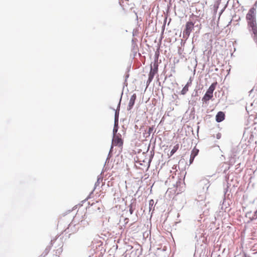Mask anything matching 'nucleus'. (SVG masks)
I'll use <instances>...</instances> for the list:
<instances>
[{"label": "nucleus", "instance_id": "nucleus-1", "mask_svg": "<svg viewBox=\"0 0 257 257\" xmlns=\"http://www.w3.org/2000/svg\"><path fill=\"white\" fill-rule=\"evenodd\" d=\"M247 28L249 32H252L254 39H257V23L256 20V9L252 8L248 11L246 15Z\"/></svg>", "mask_w": 257, "mask_h": 257}, {"label": "nucleus", "instance_id": "nucleus-2", "mask_svg": "<svg viewBox=\"0 0 257 257\" xmlns=\"http://www.w3.org/2000/svg\"><path fill=\"white\" fill-rule=\"evenodd\" d=\"M216 84H217V83L215 82V83H212L210 86V87L207 90L206 93L205 94L203 97L202 98V101H203L205 102H207L213 97V92L215 89Z\"/></svg>", "mask_w": 257, "mask_h": 257}, {"label": "nucleus", "instance_id": "nucleus-3", "mask_svg": "<svg viewBox=\"0 0 257 257\" xmlns=\"http://www.w3.org/2000/svg\"><path fill=\"white\" fill-rule=\"evenodd\" d=\"M158 65L157 64H154L153 68L151 67L150 72L149 74V78L147 80L148 85L151 83L155 75L158 72Z\"/></svg>", "mask_w": 257, "mask_h": 257}, {"label": "nucleus", "instance_id": "nucleus-4", "mask_svg": "<svg viewBox=\"0 0 257 257\" xmlns=\"http://www.w3.org/2000/svg\"><path fill=\"white\" fill-rule=\"evenodd\" d=\"M123 141L120 134H118L117 135L113 136L112 139V144L113 145L121 148L123 146Z\"/></svg>", "mask_w": 257, "mask_h": 257}, {"label": "nucleus", "instance_id": "nucleus-5", "mask_svg": "<svg viewBox=\"0 0 257 257\" xmlns=\"http://www.w3.org/2000/svg\"><path fill=\"white\" fill-rule=\"evenodd\" d=\"M193 28L194 23L192 22H188L186 24V29L183 32L184 35L188 37Z\"/></svg>", "mask_w": 257, "mask_h": 257}, {"label": "nucleus", "instance_id": "nucleus-6", "mask_svg": "<svg viewBox=\"0 0 257 257\" xmlns=\"http://www.w3.org/2000/svg\"><path fill=\"white\" fill-rule=\"evenodd\" d=\"M136 98H137V96H136V94H134L131 97L130 101H129L128 105V110H131L133 106H134V105L135 104Z\"/></svg>", "mask_w": 257, "mask_h": 257}, {"label": "nucleus", "instance_id": "nucleus-7", "mask_svg": "<svg viewBox=\"0 0 257 257\" xmlns=\"http://www.w3.org/2000/svg\"><path fill=\"white\" fill-rule=\"evenodd\" d=\"M225 118V114L222 111H219L216 115V121L220 122L223 121Z\"/></svg>", "mask_w": 257, "mask_h": 257}, {"label": "nucleus", "instance_id": "nucleus-8", "mask_svg": "<svg viewBox=\"0 0 257 257\" xmlns=\"http://www.w3.org/2000/svg\"><path fill=\"white\" fill-rule=\"evenodd\" d=\"M189 83H187L186 85L183 88L182 90H181L182 94L184 95L189 90Z\"/></svg>", "mask_w": 257, "mask_h": 257}, {"label": "nucleus", "instance_id": "nucleus-9", "mask_svg": "<svg viewBox=\"0 0 257 257\" xmlns=\"http://www.w3.org/2000/svg\"><path fill=\"white\" fill-rule=\"evenodd\" d=\"M179 147V145L178 144L176 145L171 150L170 152V156H172L178 150Z\"/></svg>", "mask_w": 257, "mask_h": 257}, {"label": "nucleus", "instance_id": "nucleus-10", "mask_svg": "<svg viewBox=\"0 0 257 257\" xmlns=\"http://www.w3.org/2000/svg\"><path fill=\"white\" fill-rule=\"evenodd\" d=\"M198 152L199 150L198 149H193L191 154V158H195L198 155Z\"/></svg>", "mask_w": 257, "mask_h": 257}, {"label": "nucleus", "instance_id": "nucleus-11", "mask_svg": "<svg viewBox=\"0 0 257 257\" xmlns=\"http://www.w3.org/2000/svg\"><path fill=\"white\" fill-rule=\"evenodd\" d=\"M117 124L118 123H116V124H114V127L113 129V136L117 135L116 134V133L117 132Z\"/></svg>", "mask_w": 257, "mask_h": 257}, {"label": "nucleus", "instance_id": "nucleus-12", "mask_svg": "<svg viewBox=\"0 0 257 257\" xmlns=\"http://www.w3.org/2000/svg\"><path fill=\"white\" fill-rule=\"evenodd\" d=\"M118 114L119 113L117 111H115V124L118 123Z\"/></svg>", "mask_w": 257, "mask_h": 257}, {"label": "nucleus", "instance_id": "nucleus-13", "mask_svg": "<svg viewBox=\"0 0 257 257\" xmlns=\"http://www.w3.org/2000/svg\"><path fill=\"white\" fill-rule=\"evenodd\" d=\"M154 130V127L153 126H152V127H150L149 128V130H148V133L149 134H150Z\"/></svg>", "mask_w": 257, "mask_h": 257}, {"label": "nucleus", "instance_id": "nucleus-14", "mask_svg": "<svg viewBox=\"0 0 257 257\" xmlns=\"http://www.w3.org/2000/svg\"><path fill=\"white\" fill-rule=\"evenodd\" d=\"M129 211H130V213L131 214H133L134 210L133 209V208H132V206H130Z\"/></svg>", "mask_w": 257, "mask_h": 257}, {"label": "nucleus", "instance_id": "nucleus-15", "mask_svg": "<svg viewBox=\"0 0 257 257\" xmlns=\"http://www.w3.org/2000/svg\"><path fill=\"white\" fill-rule=\"evenodd\" d=\"M154 204V200L153 199H151V200H150L149 201V204L150 205H153Z\"/></svg>", "mask_w": 257, "mask_h": 257}, {"label": "nucleus", "instance_id": "nucleus-16", "mask_svg": "<svg viewBox=\"0 0 257 257\" xmlns=\"http://www.w3.org/2000/svg\"><path fill=\"white\" fill-rule=\"evenodd\" d=\"M194 158H191V156L190 155V164H191L193 162Z\"/></svg>", "mask_w": 257, "mask_h": 257}, {"label": "nucleus", "instance_id": "nucleus-17", "mask_svg": "<svg viewBox=\"0 0 257 257\" xmlns=\"http://www.w3.org/2000/svg\"><path fill=\"white\" fill-rule=\"evenodd\" d=\"M254 216H255L256 218H257V210L255 212Z\"/></svg>", "mask_w": 257, "mask_h": 257}, {"label": "nucleus", "instance_id": "nucleus-18", "mask_svg": "<svg viewBox=\"0 0 257 257\" xmlns=\"http://www.w3.org/2000/svg\"><path fill=\"white\" fill-rule=\"evenodd\" d=\"M243 257H250V256H247V255H246V254H244V256H243Z\"/></svg>", "mask_w": 257, "mask_h": 257}]
</instances>
